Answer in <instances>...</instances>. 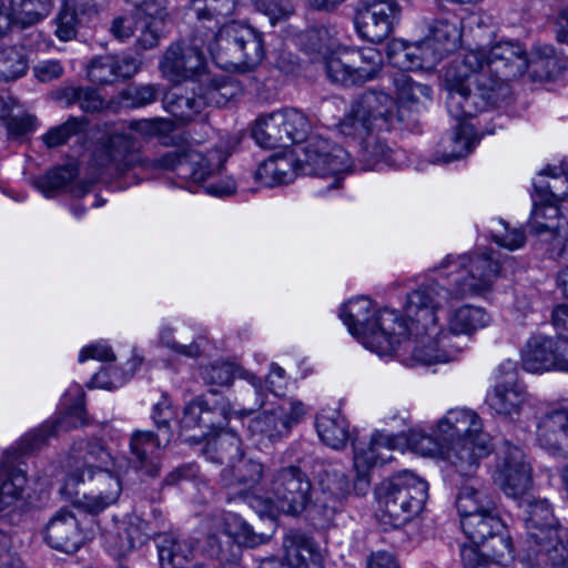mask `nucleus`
I'll return each mask as SVG.
<instances>
[{
    "label": "nucleus",
    "instance_id": "nucleus-1",
    "mask_svg": "<svg viewBox=\"0 0 568 568\" xmlns=\"http://www.w3.org/2000/svg\"><path fill=\"white\" fill-rule=\"evenodd\" d=\"M459 300L454 287L429 282L409 293L406 301V316L412 325L409 336L399 348V361L409 367L432 365L455 359L462 346L454 342L459 335H470L486 327L489 314L481 307L460 306L449 313L447 327L438 325V312Z\"/></svg>",
    "mask_w": 568,
    "mask_h": 568
},
{
    "label": "nucleus",
    "instance_id": "nucleus-2",
    "mask_svg": "<svg viewBox=\"0 0 568 568\" xmlns=\"http://www.w3.org/2000/svg\"><path fill=\"white\" fill-rule=\"evenodd\" d=\"M528 67V53L518 41L467 50L445 73L449 114L462 119L499 106L509 94L506 82L523 75Z\"/></svg>",
    "mask_w": 568,
    "mask_h": 568
},
{
    "label": "nucleus",
    "instance_id": "nucleus-3",
    "mask_svg": "<svg viewBox=\"0 0 568 568\" xmlns=\"http://www.w3.org/2000/svg\"><path fill=\"white\" fill-rule=\"evenodd\" d=\"M140 149V143L131 133H114L95 149L93 162L99 168L119 173L135 166L173 170L181 179L200 183L217 174L229 156L223 149L216 148L206 154L196 150L170 151L149 161L142 156Z\"/></svg>",
    "mask_w": 568,
    "mask_h": 568
},
{
    "label": "nucleus",
    "instance_id": "nucleus-4",
    "mask_svg": "<svg viewBox=\"0 0 568 568\" xmlns=\"http://www.w3.org/2000/svg\"><path fill=\"white\" fill-rule=\"evenodd\" d=\"M283 132L286 134L288 145L305 142L302 146V155L298 158L301 170L304 174L332 176L327 190L338 189L343 174L351 171L354 163L347 150L331 144L328 140L320 135H311L308 118L296 109H283L278 111Z\"/></svg>",
    "mask_w": 568,
    "mask_h": 568
},
{
    "label": "nucleus",
    "instance_id": "nucleus-5",
    "mask_svg": "<svg viewBox=\"0 0 568 568\" xmlns=\"http://www.w3.org/2000/svg\"><path fill=\"white\" fill-rule=\"evenodd\" d=\"M373 302L365 296L348 301L341 311V318L351 334L379 356L395 355L409 336L408 317H400L394 310L383 308L372 315Z\"/></svg>",
    "mask_w": 568,
    "mask_h": 568
},
{
    "label": "nucleus",
    "instance_id": "nucleus-6",
    "mask_svg": "<svg viewBox=\"0 0 568 568\" xmlns=\"http://www.w3.org/2000/svg\"><path fill=\"white\" fill-rule=\"evenodd\" d=\"M462 41V22L455 14L442 17L430 24L419 42L388 44L389 63L400 70H433L446 55L455 52Z\"/></svg>",
    "mask_w": 568,
    "mask_h": 568
},
{
    "label": "nucleus",
    "instance_id": "nucleus-7",
    "mask_svg": "<svg viewBox=\"0 0 568 568\" xmlns=\"http://www.w3.org/2000/svg\"><path fill=\"white\" fill-rule=\"evenodd\" d=\"M213 37H197L207 43L214 62L225 70L248 71L261 63L265 49L263 34L253 27L230 21L213 31Z\"/></svg>",
    "mask_w": 568,
    "mask_h": 568
},
{
    "label": "nucleus",
    "instance_id": "nucleus-8",
    "mask_svg": "<svg viewBox=\"0 0 568 568\" xmlns=\"http://www.w3.org/2000/svg\"><path fill=\"white\" fill-rule=\"evenodd\" d=\"M204 454L214 463L229 462L221 473L222 486L235 489L241 497L248 498V504L253 508H257L262 500L255 496H248L247 491L260 484L264 467L262 463L244 456L240 437L233 432L221 430L207 440Z\"/></svg>",
    "mask_w": 568,
    "mask_h": 568
},
{
    "label": "nucleus",
    "instance_id": "nucleus-9",
    "mask_svg": "<svg viewBox=\"0 0 568 568\" xmlns=\"http://www.w3.org/2000/svg\"><path fill=\"white\" fill-rule=\"evenodd\" d=\"M247 379L250 388L239 404L240 409H234L225 399H217L215 393H212L211 399L197 397L184 407L180 420L181 430L222 428L233 415L242 418L262 408L265 404L263 382L255 375H248Z\"/></svg>",
    "mask_w": 568,
    "mask_h": 568
},
{
    "label": "nucleus",
    "instance_id": "nucleus-10",
    "mask_svg": "<svg viewBox=\"0 0 568 568\" xmlns=\"http://www.w3.org/2000/svg\"><path fill=\"white\" fill-rule=\"evenodd\" d=\"M376 493L383 518L393 527H400L423 510L428 498V484L404 470L384 480Z\"/></svg>",
    "mask_w": 568,
    "mask_h": 568
},
{
    "label": "nucleus",
    "instance_id": "nucleus-11",
    "mask_svg": "<svg viewBox=\"0 0 568 568\" xmlns=\"http://www.w3.org/2000/svg\"><path fill=\"white\" fill-rule=\"evenodd\" d=\"M446 271L445 276L456 297L468 294H484L491 290L500 275L501 262L499 254L493 251L462 255H448L440 264Z\"/></svg>",
    "mask_w": 568,
    "mask_h": 568
},
{
    "label": "nucleus",
    "instance_id": "nucleus-12",
    "mask_svg": "<svg viewBox=\"0 0 568 568\" xmlns=\"http://www.w3.org/2000/svg\"><path fill=\"white\" fill-rule=\"evenodd\" d=\"M400 121L403 115L388 93L368 90L353 100L339 130L346 136H363L374 130H389Z\"/></svg>",
    "mask_w": 568,
    "mask_h": 568
},
{
    "label": "nucleus",
    "instance_id": "nucleus-13",
    "mask_svg": "<svg viewBox=\"0 0 568 568\" xmlns=\"http://www.w3.org/2000/svg\"><path fill=\"white\" fill-rule=\"evenodd\" d=\"M267 499L258 510L267 515L273 509L291 515H301L313 501V485L308 475L297 465L282 466L267 478Z\"/></svg>",
    "mask_w": 568,
    "mask_h": 568
},
{
    "label": "nucleus",
    "instance_id": "nucleus-14",
    "mask_svg": "<svg viewBox=\"0 0 568 568\" xmlns=\"http://www.w3.org/2000/svg\"><path fill=\"white\" fill-rule=\"evenodd\" d=\"M135 13L128 17H116L110 26L111 34L124 41L136 33L139 45L146 50L159 43L166 13V0H138Z\"/></svg>",
    "mask_w": 568,
    "mask_h": 568
},
{
    "label": "nucleus",
    "instance_id": "nucleus-15",
    "mask_svg": "<svg viewBox=\"0 0 568 568\" xmlns=\"http://www.w3.org/2000/svg\"><path fill=\"white\" fill-rule=\"evenodd\" d=\"M383 65L382 53L373 47L343 49L333 52L325 62L327 78L344 85L373 80Z\"/></svg>",
    "mask_w": 568,
    "mask_h": 568
},
{
    "label": "nucleus",
    "instance_id": "nucleus-16",
    "mask_svg": "<svg viewBox=\"0 0 568 568\" xmlns=\"http://www.w3.org/2000/svg\"><path fill=\"white\" fill-rule=\"evenodd\" d=\"M542 174L550 176V181L545 185H535L536 192L540 196L539 203L534 201V210L530 219V226L536 234L550 233L551 236L560 234L561 226L555 220L559 214V209L555 204L568 196V171L562 169H547Z\"/></svg>",
    "mask_w": 568,
    "mask_h": 568
},
{
    "label": "nucleus",
    "instance_id": "nucleus-17",
    "mask_svg": "<svg viewBox=\"0 0 568 568\" xmlns=\"http://www.w3.org/2000/svg\"><path fill=\"white\" fill-rule=\"evenodd\" d=\"M207 43L196 40L195 28L189 42L182 41L170 45L161 61L163 74L172 82L191 81L193 84L206 72L203 48Z\"/></svg>",
    "mask_w": 568,
    "mask_h": 568
},
{
    "label": "nucleus",
    "instance_id": "nucleus-18",
    "mask_svg": "<svg viewBox=\"0 0 568 568\" xmlns=\"http://www.w3.org/2000/svg\"><path fill=\"white\" fill-rule=\"evenodd\" d=\"M307 414L305 404L297 398H284L250 420L248 429L262 439L278 442L288 436Z\"/></svg>",
    "mask_w": 568,
    "mask_h": 568
},
{
    "label": "nucleus",
    "instance_id": "nucleus-19",
    "mask_svg": "<svg viewBox=\"0 0 568 568\" xmlns=\"http://www.w3.org/2000/svg\"><path fill=\"white\" fill-rule=\"evenodd\" d=\"M521 363L530 373H568V338L542 334L530 336L521 351Z\"/></svg>",
    "mask_w": 568,
    "mask_h": 568
},
{
    "label": "nucleus",
    "instance_id": "nucleus-20",
    "mask_svg": "<svg viewBox=\"0 0 568 568\" xmlns=\"http://www.w3.org/2000/svg\"><path fill=\"white\" fill-rule=\"evenodd\" d=\"M494 481L506 496L514 499L519 500L529 495L532 487V469L519 447L505 446L496 465Z\"/></svg>",
    "mask_w": 568,
    "mask_h": 568
},
{
    "label": "nucleus",
    "instance_id": "nucleus-21",
    "mask_svg": "<svg viewBox=\"0 0 568 568\" xmlns=\"http://www.w3.org/2000/svg\"><path fill=\"white\" fill-rule=\"evenodd\" d=\"M400 13L394 0H359L355 24L362 38L371 42L385 40Z\"/></svg>",
    "mask_w": 568,
    "mask_h": 568
},
{
    "label": "nucleus",
    "instance_id": "nucleus-22",
    "mask_svg": "<svg viewBox=\"0 0 568 568\" xmlns=\"http://www.w3.org/2000/svg\"><path fill=\"white\" fill-rule=\"evenodd\" d=\"M396 447L397 437L382 433H375L366 448H359L354 444V468L357 474L354 490L357 494H366L369 487V470L377 464L390 462Z\"/></svg>",
    "mask_w": 568,
    "mask_h": 568
},
{
    "label": "nucleus",
    "instance_id": "nucleus-23",
    "mask_svg": "<svg viewBox=\"0 0 568 568\" xmlns=\"http://www.w3.org/2000/svg\"><path fill=\"white\" fill-rule=\"evenodd\" d=\"M92 489L75 501V507L91 515H98L106 507L115 504L122 491L118 475L106 468L88 470Z\"/></svg>",
    "mask_w": 568,
    "mask_h": 568
},
{
    "label": "nucleus",
    "instance_id": "nucleus-24",
    "mask_svg": "<svg viewBox=\"0 0 568 568\" xmlns=\"http://www.w3.org/2000/svg\"><path fill=\"white\" fill-rule=\"evenodd\" d=\"M161 438L151 430L136 429L129 439V462L142 477L154 478L161 470Z\"/></svg>",
    "mask_w": 568,
    "mask_h": 568
},
{
    "label": "nucleus",
    "instance_id": "nucleus-25",
    "mask_svg": "<svg viewBox=\"0 0 568 568\" xmlns=\"http://www.w3.org/2000/svg\"><path fill=\"white\" fill-rule=\"evenodd\" d=\"M524 560L532 567L552 566L568 568V530L560 527L524 548Z\"/></svg>",
    "mask_w": 568,
    "mask_h": 568
},
{
    "label": "nucleus",
    "instance_id": "nucleus-26",
    "mask_svg": "<svg viewBox=\"0 0 568 568\" xmlns=\"http://www.w3.org/2000/svg\"><path fill=\"white\" fill-rule=\"evenodd\" d=\"M83 539L78 518L67 508L54 513L44 528V540L57 550L77 551Z\"/></svg>",
    "mask_w": 568,
    "mask_h": 568
},
{
    "label": "nucleus",
    "instance_id": "nucleus-27",
    "mask_svg": "<svg viewBox=\"0 0 568 568\" xmlns=\"http://www.w3.org/2000/svg\"><path fill=\"white\" fill-rule=\"evenodd\" d=\"M518 506L524 511V521L527 529L526 546L529 544L536 546V542H540L544 536L560 528L547 499L537 498L529 494L519 499Z\"/></svg>",
    "mask_w": 568,
    "mask_h": 568
},
{
    "label": "nucleus",
    "instance_id": "nucleus-28",
    "mask_svg": "<svg viewBox=\"0 0 568 568\" xmlns=\"http://www.w3.org/2000/svg\"><path fill=\"white\" fill-rule=\"evenodd\" d=\"M537 440L551 455L568 458V405L541 416Z\"/></svg>",
    "mask_w": 568,
    "mask_h": 568
},
{
    "label": "nucleus",
    "instance_id": "nucleus-29",
    "mask_svg": "<svg viewBox=\"0 0 568 568\" xmlns=\"http://www.w3.org/2000/svg\"><path fill=\"white\" fill-rule=\"evenodd\" d=\"M479 435L487 434L483 432L480 417L471 409H449L437 424V437H439L443 443L459 439L477 440Z\"/></svg>",
    "mask_w": 568,
    "mask_h": 568
},
{
    "label": "nucleus",
    "instance_id": "nucleus-30",
    "mask_svg": "<svg viewBox=\"0 0 568 568\" xmlns=\"http://www.w3.org/2000/svg\"><path fill=\"white\" fill-rule=\"evenodd\" d=\"M446 459L462 476H473L478 468L479 460L490 452L488 435H479L477 440L459 439L447 442Z\"/></svg>",
    "mask_w": 568,
    "mask_h": 568
},
{
    "label": "nucleus",
    "instance_id": "nucleus-31",
    "mask_svg": "<svg viewBox=\"0 0 568 568\" xmlns=\"http://www.w3.org/2000/svg\"><path fill=\"white\" fill-rule=\"evenodd\" d=\"M140 69V61L132 55H100L88 65L90 81L98 84H113L132 78Z\"/></svg>",
    "mask_w": 568,
    "mask_h": 568
},
{
    "label": "nucleus",
    "instance_id": "nucleus-32",
    "mask_svg": "<svg viewBox=\"0 0 568 568\" xmlns=\"http://www.w3.org/2000/svg\"><path fill=\"white\" fill-rule=\"evenodd\" d=\"M203 110L206 106L222 108L242 94V88L237 80L227 75H211L204 73L194 83Z\"/></svg>",
    "mask_w": 568,
    "mask_h": 568
},
{
    "label": "nucleus",
    "instance_id": "nucleus-33",
    "mask_svg": "<svg viewBox=\"0 0 568 568\" xmlns=\"http://www.w3.org/2000/svg\"><path fill=\"white\" fill-rule=\"evenodd\" d=\"M236 7L235 0H191L190 14L195 18L193 27L197 37H213L219 29L221 19L231 16Z\"/></svg>",
    "mask_w": 568,
    "mask_h": 568
},
{
    "label": "nucleus",
    "instance_id": "nucleus-34",
    "mask_svg": "<svg viewBox=\"0 0 568 568\" xmlns=\"http://www.w3.org/2000/svg\"><path fill=\"white\" fill-rule=\"evenodd\" d=\"M285 560L291 568H323V558L314 540L297 530L283 538Z\"/></svg>",
    "mask_w": 568,
    "mask_h": 568
},
{
    "label": "nucleus",
    "instance_id": "nucleus-35",
    "mask_svg": "<svg viewBox=\"0 0 568 568\" xmlns=\"http://www.w3.org/2000/svg\"><path fill=\"white\" fill-rule=\"evenodd\" d=\"M527 399V393L523 385L507 381L496 383L486 396V403L494 414L513 419L520 415Z\"/></svg>",
    "mask_w": 568,
    "mask_h": 568
},
{
    "label": "nucleus",
    "instance_id": "nucleus-36",
    "mask_svg": "<svg viewBox=\"0 0 568 568\" xmlns=\"http://www.w3.org/2000/svg\"><path fill=\"white\" fill-rule=\"evenodd\" d=\"M320 487L321 497L317 498L315 506L323 508L328 520L342 508L343 501L351 493V484L343 471L327 469L321 476Z\"/></svg>",
    "mask_w": 568,
    "mask_h": 568
},
{
    "label": "nucleus",
    "instance_id": "nucleus-37",
    "mask_svg": "<svg viewBox=\"0 0 568 568\" xmlns=\"http://www.w3.org/2000/svg\"><path fill=\"white\" fill-rule=\"evenodd\" d=\"M466 118H455L459 122L456 131L440 139L438 150L432 162L448 163L471 152L476 139L473 126L460 122Z\"/></svg>",
    "mask_w": 568,
    "mask_h": 568
},
{
    "label": "nucleus",
    "instance_id": "nucleus-38",
    "mask_svg": "<svg viewBox=\"0 0 568 568\" xmlns=\"http://www.w3.org/2000/svg\"><path fill=\"white\" fill-rule=\"evenodd\" d=\"M196 545L197 541L189 536H163L158 544L161 568H194L185 565L193 558Z\"/></svg>",
    "mask_w": 568,
    "mask_h": 568
},
{
    "label": "nucleus",
    "instance_id": "nucleus-39",
    "mask_svg": "<svg viewBox=\"0 0 568 568\" xmlns=\"http://www.w3.org/2000/svg\"><path fill=\"white\" fill-rule=\"evenodd\" d=\"M460 525L467 538L477 547L491 535L501 532L505 529V525L499 518L495 506L488 509V511H478L475 515L465 517Z\"/></svg>",
    "mask_w": 568,
    "mask_h": 568
},
{
    "label": "nucleus",
    "instance_id": "nucleus-40",
    "mask_svg": "<svg viewBox=\"0 0 568 568\" xmlns=\"http://www.w3.org/2000/svg\"><path fill=\"white\" fill-rule=\"evenodd\" d=\"M316 429L322 442L333 449H343L351 439L348 420L335 410L320 414Z\"/></svg>",
    "mask_w": 568,
    "mask_h": 568
},
{
    "label": "nucleus",
    "instance_id": "nucleus-41",
    "mask_svg": "<svg viewBox=\"0 0 568 568\" xmlns=\"http://www.w3.org/2000/svg\"><path fill=\"white\" fill-rule=\"evenodd\" d=\"M203 103L199 99L194 84L191 92H183L181 88H174L163 98L165 110L183 122L194 120L203 111Z\"/></svg>",
    "mask_w": 568,
    "mask_h": 568
},
{
    "label": "nucleus",
    "instance_id": "nucleus-42",
    "mask_svg": "<svg viewBox=\"0 0 568 568\" xmlns=\"http://www.w3.org/2000/svg\"><path fill=\"white\" fill-rule=\"evenodd\" d=\"M252 135L256 143L265 149L288 146V140L283 132L278 111L258 116L252 129Z\"/></svg>",
    "mask_w": 568,
    "mask_h": 568
},
{
    "label": "nucleus",
    "instance_id": "nucleus-43",
    "mask_svg": "<svg viewBox=\"0 0 568 568\" xmlns=\"http://www.w3.org/2000/svg\"><path fill=\"white\" fill-rule=\"evenodd\" d=\"M397 101L400 108L419 111L422 106L432 100V89L427 84L414 81L407 74H398L394 79Z\"/></svg>",
    "mask_w": 568,
    "mask_h": 568
},
{
    "label": "nucleus",
    "instance_id": "nucleus-44",
    "mask_svg": "<svg viewBox=\"0 0 568 568\" xmlns=\"http://www.w3.org/2000/svg\"><path fill=\"white\" fill-rule=\"evenodd\" d=\"M295 171L293 160L287 156H270L254 173V179L263 186H274L293 181Z\"/></svg>",
    "mask_w": 568,
    "mask_h": 568
},
{
    "label": "nucleus",
    "instance_id": "nucleus-45",
    "mask_svg": "<svg viewBox=\"0 0 568 568\" xmlns=\"http://www.w3.org/2000/svg\"><path fill=\"white\" fill-rule=\"evenodd\" d=\"M82 465L77 466L75 470L68 475L65 486H75L79 483H84V476L88 475V470H92V467L102 469L112 462V457L109 452L104 448L101 442L90 440L84 446V454L81 456Z\"/></svg>",
    "mask_w": 568,
    "mask_h": 568
},
{
    "label": "nucleus",
    "instance_id": "nucleus-46",
    "mask_svg": "<svg viewBox=\"0 0 568 568\" xmlns=\"http://www.w3.org/2000/svg\"><path fill=\"white\" fill-rule=\"evenodd\" d=\"M233 519L236 524V530L233 532L235 538L239 542L246 547H256L262 544H265L268 540V537L264 534H257L253 530V528L245 521L241 520L240 518H236L233 516ZM224 534L223 537L225 538L224 542L230 545L231 542V535ZM209 545H210V552L211 556H215L219 559H223V540L217 535H211L209 537Z\"/></svg>",
    "mask_w": 568,
    "mask_h": 568
},
{
    "label": "nucleus",
    "instance_id": "nucleus-47",
    "mask_svg": "<svg viewBox=\"0 0 568 568\" xmlns=\"http://www.w3.org/2000/svg\"><path fill=\"white\" fill-rule=\"evenodd\" d=\"M27 475L18 468H0V510L14 505L23 497Z\"/></svg>",
    "mask_w": 568,
    "mask_h": 568
},
{
    "label": "nucleus",
    "instance_id": "nucleus-48",
    "mask_svg": "<svg viewBox=\"0 0 568 568\" xmlns=\"http://www.w3.org/2000/svg\"><path fill=\"white\" fill-rule=\"evenodd\" d=\"M357 138L361 140L358 164L362 170H374L378 164L388 162L390 149L382 139L372 132Z\"/></svg>",
    "mask_w": 568,
    "mask_h": 568
},
{
    "label": "nucleus",
    "instance_id": "nucleus-49",
    "mask_svg": "<svg viewBox=\"0 0 568 568\" xmlns=\"http://www.w3.org/2000/svg\"><path fill=\"white\" fill-rule=\"evenodd\" d=\"M456 507L462 521L465 517L478 511H488L494 508V501L474 485H464L457 495Z\"/></svg>",
    "mask_w": 568,
    "mask_h": 568
},
{
    "label": "nucleus",
    "instance_id": "nucleus-50",
    "mask_svg": "<svg viewBox=\"0 0 568 568\" xmlns=\"http://www.w3.org/2000/svg\"><path fill=\"white\" fill-rule=\"evenodd\" d=\"M52 8V0H10L12 22L33 24L47 17Z\"/></svg>",
    "mask_w": 568,
    "mask_h": 568
},
{
    "label": "nucleus",
    "instance_id": "nucleus-51",
    "mask_svg": "<svg viewBox=\"0 0 568 568\" xmlns=\"http://www.w3.org/2000/svg\"><path fill=\"white\" fill-rule=\"evenodd\" d=\"M28 59L23 48L4 47L0 50V78L6 81L16 80L26 74Z\"/></svg>",
    "mask_w": 568,
    "mask_h": 568
},
{
    "label": "nucleus",
    "instance_id": "nucleus-52",
    "mask_svg": "<svg viewBox=\"0 0 568 568\" xmlns=\"http://www.w3.org/2000/svg\"><path fill=\"white\" fill-rule=\"evenodd\" d=\"M60 99L68 105L79 104L84 112H95L102 108L103 101L95 89L90 87H65Z\"/></svg>",
    "mask_w": 568,
    "mask_h": 568
},
{
    "label": "nucleus",
    "instance_id": "nucleus-53",
    "mask_svg": "<svg viewBox=\"0 0 568 568\" xmlns=\"http://www.w3.org/2000/svg\"><path fill=\"white\" fill-rule=\"evenodd\" d=\"M479 546L485 557L499 566L506 567L514 558L511 540L503 531L491 535Z\"/></svg>",
    "mask_w": 568,
    "mask_h": 568
},
{
    "label": "nucleus",
    "instance_id": "nucleus-54",
    "mask_svg": "<svg viewBox=\"0 0 568 568\" xmlns=\"http://www.w3.org/2000/svg\"><path fill=\"white\" fill-rule=\"evenodd\" d=\"M529 64L540 67L546 77H556L566 68L565 61L559 58L550 44H538L534 48Z\"/></svg>",
    "mask_w": 568,
    "mask_h": 568
},
{
    "label": "nucleus",
    "instance_id": "nucleus-55",
    "mask_svg": "<svg viewBox=\"0 0 568 568\" xmlns=\"http://www.w3.org/2000/svg\"><path fill=\"white\" fill-rule=\"evenodd\" d=\"M85 124L84 118H70L64 123L51 128L42 135V141L49 149L58 148L65 144L71 136L81 133Z\"/></svg>",
    "mask_w": 568,
    "mask_h": 568
},
{
    "label": "nucleus",
    "instance_id": "nucleus-56",
    "mask_svg": "<svg viewBox=\"0 0 568 568\" xmlns=\"http://www.w3.org/2000/svg\"><path fill=\"white\" fill-rule=\"evenodd\" d=\"M74 178L73 170L67 166L57 168L34 181L36 187L47 197L53 196L64 189Z\"/></svg>",
    "mask_w": 568,
    "mask_h": 568
},
{
    "label": "nucleus",
    "instance_id": "nucleus-57",
    "mask_svg": "<svg viewBox=\"0 0 568 568\" xmlns=\"http://www.w3.org/2000/svg\"><path fill=\"white\" fill-rule=\"evenodd\" d=\"M74 0L70 2H63V7L59 11L55 18V36L61 41H70L77 36V30L79 26V14L80 11L73 9Z\"/></svg>",
    "mask_w": 568,
    "mask_h": 568
},
{
    "label": "nucleus",
    "instance_id": "nucleus-58",
    "mask_svg": "<svg viewBox=\"0 0 568 568\" xmlns=\"http://www.w3.org/2000/svg\"><path fill=\"white\" fill-rule=\"evenodd\" d=\"M334 39L325 28H316L307 30L305 33L304 48L310 53H318L326 59L334 52Z\"/></svg>",
    "mask_w": 568,
    "mask_h": 568
},
{
    "label": "nucleus",
    "instance_id": "nucleus-59",
    "mask_svg": "<svg viewBox=\"0 0 568 568\" xmlns=\"http://www.w3.org/2000/svg\"><path fill=\"white\" fill-rule=\"evenodd\" d=\"M239 368L227 362L213 363L202 369V378L205 383L219 386H229L234 379Z\"/></svg>",
    "mask_w": 568,
    "mask_h": 568
},
{
    "label": "nucleus",
    "instance_id": "nucleus-60",
    "mask_svg": "<svg viewBox=\"0 0 568 568\" xmlns=\"http://www.w3.org/2000/svg\"><path fill=\"white\" fill-rule=\"evenodd\" d=\"M130 130L142 136L151 138L158 135H166L173 130V123L170 120L155 118L132 121L129 125Z\"/></svg>",
    "mask_w": 568,
    "mask_h": 568
},
{
    "label": "nucleus",
    "instance_id": "nucleus-61",
    "mask_svg": "<svg viewBox=\"0 0 568 568\" xmlns=\"http://www.w3.org/2000/svg\"><path fill=\"white\" fill-rule=\"evenodd\" d=\"M173 417L174 410L171 400L166 396H163L162 399L153 406L152 419L159 432L164 434L166 443L172 436L171 420Z\"/></svg>",
    "mask_w": 568,
    "mask_h": 568
},
{
    "label": "nucleus",
    "instance_id": "nucleus-62",
    "mask_svg": "<svg viewBox=\"0 0 568 568\" xmlns=\"http://www.w3.org/2000/svg\"><path fill=\"white\" fill-rule=\"evenodd\" d=\"M439 440H442L439 437L435 439L430 435L416 430L412 432L407 438L412 449L424 456H430L437 453L440 446Z\"/></svg>",
    "mask_w": 568,
    "mask_h": 568
},
{
    "label": "nucleus",
    "instance_id": "nucleus-63",
    "mask_svg": "<svg viewBox=\"0 0 568 568\" xmlns=\"http://www.w3.org/2000/svg\"><path fill=\"white\" fill-rule=\"evenodd\" d=\"M160 342L163 346L168 347L178 355L185 357H197L201 354V349L196 343L189 345L180 344L173 338V332L171 328H163L160 333Z\"/></svg>",
    "mask_w": 568,
    "mask_h": 568
},
{
    "label": "nucleus",
    "instance_id": "nucleus-64",
    "mask_svg": "<svg viewBox=\"0 0 568 568\" xmlns=\"http://www.w3.org/2000/svg\"><path fill=\"white\" fill-rule=\"evenodd\" d=\"M37 119L31 114L18 112L11 116L9 122L6 124L9 134L11 135H23L32 131L36 126Z\"/></svg>",
    "mask_w": 568,
    "mask_h": 568
}]
</instances>
